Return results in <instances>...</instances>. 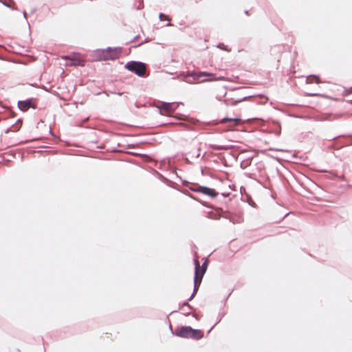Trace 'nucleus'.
Wrapping results in <instances>:
<instances>
[{
	"instance_id": "9",
	"label": "nucleus",
	"mask_w": 352,
	"mask_h": 352,
	"mask_svg": "<svg viewBox=\"0 0 352 352\" xmlns=\"http://www.w3.org/2000/svg\"><path fill=\"white\" fill-rule=\"evenodd\" d=\"M193 190L195 192H202L203 194L211 197H215L218 195V192H217L214 189L205 186H199L198 188L193 189Z\"/></svg>"
},
{
	"instance_id": "8",
	"label": "nucleus",
	"mask_w": 352,
	"mask_h": 352,
	"mask_svg": "<svg viewBox=\"0 0 352 352\" xmlns=\"http://www.w3.org/2000/svg\"><path fill=\"white\" fill-rule=\"evenodd\" d=\"M18 107L21 111H26L30 108L36 109V103L35 100L33 99L19 101L18 102Z\"/></svg>"
},
{
	"instance_id": "11",
	"label": "nucleus",
	"mask_w": 352,
	"mask_h": 352,
	"mask_svg": "<svg viewBox=\"0 0 352 352\" xmlns=\"http://www.w3.org/2000/svg\"><path fill=\"white\" fill-rule=\"evenodd\" d=\"M307 83L308 84H312V83H320L321 81L318 76H309L307 78L306 80Z\"/></svg>"
},
{
	"instance_id": "2",
	"label": "nucleus",
	"mask_w": 352,
	"mask_h": 352,
	"mask_svg": "<svg viewBox=\"0 0 352 352\" xmlns=\"http://www.w3.org/2000/svg\"><path fill=\"white\" fill-rule=\"evenodd\" d=\"M121 53L120 48L108 47L106 50H99L96 52V56L99 60H115L119 58Z\"/></svg>"
},
{
	"instance_id": "6",
	"label": "nucleus",
	"mask_w": 352,
	"mask_h": 352,
	"mask_svg": "<svg viewBox=\"0 0 352 352\" xmlns=\"http://www.w3.org/2000/svg\"><path fill=\"white\" fill-rule=\"evenodd\" d=\"M63 59L69 60L67 66H84V60L78 54H73L69 56H62Z\"/></svg>"
},
{
	"instance_id": "5",
	"label": "nucleus",
	"mask_w": 352,
	"mask_h": 352,
	"mask_svg": "<svg viewBox=\"0 0 352 352\" xmlns=\"http://www.w3.org/2000/svg\"><path fill=\"white\" fill-rule=\"evenodd\" d=\"M125 67L139 76H143L146 72V66L142 63L130 62L125 65Z\"/></svg>"
},
{
	"instance_id": "4",
	"label": "nucleus",
	"mask_w": 352,
	"mask_h": 352,
	"mask_svg": "<svg viewBox=\"0 0 352 352\" xmlns=\"http://www.w3.org/2000/svg\"><path fill=\"white\" fill-rule=\"evenodd\" d=\"M192 77L197 82H205L207 81H217L222 80L223 77H216L215 74L212 73H208L204 72H195L192 74Z\"/></svg>"
},
{
	"instance_id": "3",
	"label": "nucleus",
	"mask_w": 352,
	"mask_h": 352,
	"mask_svg": "<svg viewBox=\"0 0 352 352\" xmlns=\"http://www.w3.org/2000/svg\"><path fill=\"white\" fill-rule=\"evenodd\" d=\"M195 278H194L195 289H194V293L192 295L190 300H191L193 298V296L195 295V294L197 293V292L198 290V288L201 282L203 276L206 271L207 261H206L204 262V263H203V265L201 266V272H200V264L197 259L195 260Z\"/></svg>"
},
{
	"instance_id": "7",
	"label": "nucleus",
	"mask_w": 352,
	"mask_h": 352,
	"mask_svg": "<svg viewBox=\"0 0 352 352\" xmlns=\"http://www.w3.org/2000/svg\"><path fill=\"white\" fill-rule=\"evenodd\" d=\"M220 123H228V131L234 130V127L242 123L241 118H223L220 121Z\"/></svg>"
},
{
	"instance_id": "10",
	"label": "nucleus",
	"mask_w": 352,
	"mask_h": 352,
	"mask_svg": "<svg viewBox=\"0 0 352 352\" xmlns=\"http://www.w3.org/2000/svg\"><path fill=\"white\" fill-rule=\"evenodd\" d=\"M160 109L162 114H169L174 111L175 109L173 108L170 103H163L160 107Z\"/></svg>"
},
{
	"instance_id": "12",
	"label": "nucleus",
	"mask_w": 352,
	"mask_h": 352,
	"mask_svg": "<svg viewBox=\"0 0 352 352\" xmlns=\"http://www.w3.org/2000/svg\"><path fill=\"white\" fill-rule=\"evenodd\" d=\"M179 125H181V126H184V124H183V123H180V124H179Z\"/></svg>"
},
{
	"instance_id": "1",
	"label": "nucleus",
	"mask_w": 352,
	"mask_h": 352,
	"mask_svg": "<svg viewBox=\"0 0 352 352\" xmlns=\"http://www.w3.org/2000/svg\"><path fill=\"white\" fill-rule=\"evenodd\" d=\"M175 335L185 338L201 339L204 333L201 330L193 329L190 327H182L175 330Z\"/></svg>"
}]
</instances>
